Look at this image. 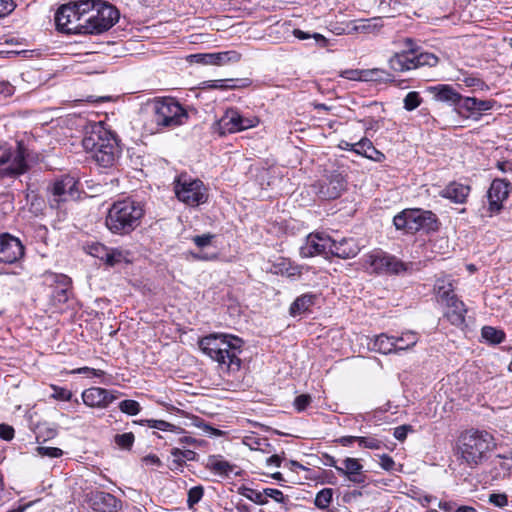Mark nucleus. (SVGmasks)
<instances>
[{
	"label": "nucleus",
	"mask_w": 512,
	"mask_h": 512,
	"mask_svg": "<svg viewBox=\"0 0 512 512\" xmlns=\"http://www.w3.org/2000/svg\"><path fill=\"white\" fill-rule=\"evenodd\" d=\"M82 145L96 164L103 168L115 167L122 154L116 134L107 129L102 122L94 123L87 128Z\"/></svg>",
	"instance_id": "f257e3e1"
},
{
	"label": "nucleus",
	"mask_w": 512,
	"mask_h": 512,
	"mask_svg": "<svg viewBox=\"0 0 512 512\" xmlns=\"http://www.w3.org/2000/svg\"><path fill=\"white\" fill-rule=\"evenodd\" d=\"M243 340L237 336L224 333H212L202 337L199 342L201 351L218 363L223 372H237L241 367L240 354Z\"/></svg>",
	"instance_id": "f03ea898"
},
{
	"label": "nucleus",
	"mask_w": 512,
	"mask_h": 512,
	"mask_svg": "<svg viewBox=\"0 0 512 512\" xmlns=\"http://www.w3.org/2000/svg\"><path fill=\"white\" fill-rule=\"evenodd\" d=\"M144 213L141 202L131 198L118 200L108 209L105 225L113 234L127 235L141 224Z\"/></svg>",
	"instance_id": "7ed1b4c3"
},
{
	"label": "nucleus",
	"mask_w": 512,
	"mask_h": 512,
	"mask_svg": "<svg viewBox=\"0 0 512 512\" xmlns=\"http://www.w3.org/2000/svg\"><path fill=\"white\" fill-rule=\"evenodd\" d=\"M495 447L493 435L485 430L470 429L459 437L458 450L462 461L469 467L481 464Z\"/></svg>",
	"instance_id": "20e7f679"
},
{
	"label": "nucleus",
	"mask_w": 512,
	"mask_h": 512,
	"mask_svg": "<svg viewBox=\"0 0 512 512\" xmlns=\"http://www.w3.org/2000/svg\"><path fill=\"white\" fill-rule=\"evenodd\" d=\"M88 10L84 17V34L98 35L111 29L119 20L118 9L101 0H85Z\"/></svg>",
	"instance_id": "39448f33"
},
{
	"label": "nucleus",
	"mask_w": 512,
	"mask_h": 512,
	"mask_svg": "<svg viewBox=\"0 0 512 512\" xmlns=\"http://www.w3.org/2000/svg\"><path fill=\"white\" fill-rule=\"evenodd\" d=\"M152 109V121L158 129H174L185 124L189 118L182 105L169 97L154 100Z\"/></svg>",
	"instance_id": "423d86ee"
},
{
	"label": "nucleus",
	"mask_w": 512,
	"mask_h": 512,
	"mask_svg": "<svg viewBox=\"0 0 512 512\" xmlns=\"http://www.w3.org/2000/svg\"><path fill=\"white\" fill-rule=\"evenodd\" d=\"M88 5L85 0L62 5L55 14L57 29L67 34H84V17Z\"/></svg>",
	"instance_id": "0eeeda50"
},
{
	"label": "nucleus",
	"mask_w": 512,
	"mask_h": 512,
	"mask_svg": "<svg viewBox=\"0 0 512 512\" xmlns=\"http://www.w3.org/2000/svg\"><path fill=\"white\" fill-rule=\"evenodd\" d=\"M438 299L445 303L446 311L444 317L454 326L460 327L465 323L467 309L454 293L452 284L445 279H438L434 286Z\"/></svg>",
	"instance_id": "6e6552de"
},
{
	"label": "nucleus",
	"mask_w": 512,
	"mask_h": 512,
	"mask_svg": "<svg viewBox=\"0 0 512 512\" xmlns=\"http://www.w3.org/2000/svg\"><path fill=\"white\" fill-rule=\"evenodd\" d=\"M397 230L407 233L417 232L421 229L434 230L437 228V218L434 213L422 209H406L393 218Z\"/></svg>",
	"instance_id": "1a4fd4ad"
},
{
	"label": "nucleus",
	"mask_w": 512,
	"mask_h": 512,
	"mask_svg": "<svg viewBox=\"0 0 512 512\" xmlns=\"http://www.w3.org/2000/svg\"><path fill=\"white\" fill-rule=\"evenodd\" d=\"M174 192L179 201L191 207L203 204L208 199V190L204 183L186 174L175 179Z\"/></svg>",
	"instance_id": "9d476101"
},
{
	"label": "nucleus",
	"mask_w": 512,
	"mask_h": 512,
	"mask_svg": "<svg viewBox=\"0 0 512 512\" xmlns=\"http://www.w3.org/2000/svg\"><path fill=\"white\" fill-rule=\"evenodd\" d=\"M363 267L369 273L399 274L407 270L405 263L381 250H374L363 257Z\"/></svg>",
	"instance_id": "9b49d317"
},
{
	"label": "nucleus",
	"mask_w": 512,
	"mask_h": 512,
	"mask_svg": "<svg viewBox=\"0 0 512 512\" xmlns=\"http://www.w3.org/2000/svg\"><path fill=\"white\" fill-rule=\"evenodd\" d=\"M78 196V181L70 175L55 179L48 187V202L54 209H60L62 204L75 200Z\"/></svg>",
	"instance_id": "f8f14e48"
},
{
	"label": "nucleus",
	"mask_w": 512,
	"mask_h": 512,
	"mask_svg": "<svg viewBox=\"0 0 512 512\" xmlns=\"http://www.w3.org/2000/svg\"><path fill=\"white\" fill-rule=\"evenodd\" d=\"M260 123L256 116L245 117L236 108H229L222 117L215 123L214 130L219 135L237 133L246 129L254 128Z\"/></svg>",
	"instance_id": "ddd939ff"
},
{
	"label": "nucleus",
	"mask_w": 512,
	"mask_h": 512,
	"mask_svg": "<svg viewBox=\"0 0 512 512\" xmlns=\"http://www.w3.org/2000/svg\"><path fill=\"white\" fill-rule=\"evenodd\" d=\"M7 164L0 170L2 176L14 177L26 172L28 166L25 159V148L17 143L15 149L7 145H0V165Z\"/></svg>",
	"instance_id": "4468645a"
},
{
	"label": "nucleus",
	"mask_w": 512,
	"mask_h": 512,
	"mask_svg": "<svg viewBox=\"0 0 512 512\" xmlns=\"http://www.w3.org/2000/svg\"><path fill=\"white\" fill-rule=\"evenodd\" d=\"M511 183L506 179L496 178L491 182L487 191L488 206L483 208L481 213L482 217H492L500 213L503 209V203L507 200L510 191Z\"/></svg>",
	"instance_id": "2eb2a0df"
},
{
	"label": "nucleus",
	"mask_w": 512,
	"mask_h": 512,
	"mask_svg": "<svg viewBox=\"0 0 512 512\" xmlns=\"http://www.w3.org/2000/svg\"><path fill=\"white\" fill-rule=\"evenodd\" d=\"M316 194L324 200H332L341 196L346 189V180L340 173H332L314 185Z\"/></svg>",
	"instance_id": "dca6fc26"
},
{
	"label": "nucleus",
	"mask_w": 512,
	"mask_h": 512,
	"mask_svg": "<svg viewBox=\"0 0 512 512\" xmlns=\"http://www.w3.org/2000/svg\"><path fill=\"white\" fill-rule=\"evenodd\" d=\"M331 237L324 233H311L305 243L300 247V255L309 258L316 255L327 257L330 255Z\"/></svg>",
	"instance_id": "f3484780"
},
{
	"label": "nucleus",
	"mask_w": 512,
	"mask_h": 512,
	"mask_svg": "<svg viewBox=\"0 0 512 512\" xmlns=\"http://www.w3.org/2000/svg\"><path fill=\"white\" fill-rule=\"evenodd\" d=\"M24 255L21 241L9 234H0V262L12 264Z\"/></svg>",
	"instance_id": "a211bd4d"
},
{
	"label": "nucleus",
	"mask_w": 512,
	"mask_h": 512,
	"mask_svg": "<svg viewBox=\"0 0 512 512\" xmlns=\"http://www.w3.org/2000/svg\"><path fill=\"white\" fill-rule=\"evenodd\" d=\"M192 61L203 65L224 66L237 63L241 60V54L235 50L216 53H198L190 56Z\"/></svg>",
	"instance_id": "6ab92c4d"
},
{
	"label": "nucleus",
	"mask_w": 512,
	"mask_h": 512,
	"mask_svg": "<svg viewBox=\"0 0 512 512\" xmlns=\"http://www.w3.org/2000/svg\"><path fill=\"white\" fill-rule=\"evenodd\" d=\"M118 398L117 391L101 387H91L82 393V400L89 407L105 408Z\"/></svg>",
	"instance_id": "aec40b11"
},
{
	"label": "nucleus",
	"mask_w": 512,
	"mask_h": 512,
	"mask_svg": "<svg viewBox=\"0 0 512 512\" xmlns=\"http://www.w3.org/2000/svg\"><path fill=\"white\" fill-rule=\"evenodd\" d=\"M494 103L495 102L493 100H481L475 97L461 96L458 109L459 113L463 114L465 117L479 119L483 112L493 108Z\"/></svg>",
	"instance_id": "412c9836"
},
{
	"label": "nucleus",
	"mask_w": 512,
	"mask_h": 512,
	"mask_svg": "<svg viewBox=\"0 0 512 512\" xmlns=\"http://www.w3.org/2000/svg\"><path fill=\"white\" fill-rule=\"evenodd\" d=\"M89 501L94 510L102 512H117L122 504L114 495L104 491H94L89 494Z\"/></svg>",
	"instance_id": "4be33fe9"
},
{
	"label": "nucleus",
	"mask_w": 512,
	"mask_h": 512,
	"mask_svg": "<svg viewBox=\"0 0 512 512\" xmlns=\"http://www.w3.org/2000/svg\"><path fill=\"white\" fill-rule=\"evenodd\" d=\"M405 43L406 46L408 47V50L400 53H395L389 59L390 68L396 72H405L415 69L412 48L413 40L411 38H407L405 40Z\"/></svg>",
	"instance_id": "5701e85b"
},
{
	"label": "nucleus",
	"mask_w": 512,
	"mask_h": 512,
	"mask_svg": "<svg viewBox=\"0 0 512 512\" xmlns=\"http://www.w3.org/2000/svg\"><path fill=\"white\" fill-rule=\"evenodd\" d=\"M360 251L357 241L353 238H343L340 241L331 238L330 255L342 259L355 257Z\"/></svg>",
	"instance_id": "b1692460"
},
{
	"label": "nucleus",
	"mask_w": 512,
	"mask_h": 512,
	"mask_svg": "<svg viewBox=\"0 0 512 512\" xmlns=\"http://www.w3.org/2000/svg\"><path fill=\"white\" fill-rule=\"evenodd\" d=\"M342 468H337V472L346 476L351 482L362 484L365 482V475L363 474V465L359 459L347 457L342 462Z\"/></svg>",
	"instance_id": "393cba45"
},
{
	"label": "nucleus",
	"mask_w": 512,
	"mask_h": 512,
	"mask_svg": "<svg viewBox=\"0 0 512 512\" xmlns=\"http://www.w3.org/2000/svg\"><path fill=\"white\" fill-rule=\"evenodd\" d=\"M427 91L436 101L446 102L457 107L459 101H461V94L457 92L452 86L447 84H438L428 87Z\"/></svg>",
	"instance_id": "a878e982"
},
{
	"label": "nucleus",
	"mask_w": 512,
	"mask_h": 512,
	"mask_svg": "<svg viewBox=\"0 0 512 512\" xmlns=\"http://www.w3.org/2000/svg\"><path fill=\"white\" fill-rule=\"evenodd\" d=\"M470 186L458 182L449 183L444 189L439 192L442 198L451 200L454 203L463 204L466 202L470 194Z\"/></svg>",
	"instance_id": "bb28decb"
},
{
	"label": "nucleus",
	"mask_w": 512,
	"mask_h": 512,
	"mask_svg": "<svg viewBox=\"0 0 512 512\" xmlns=\"http://www.w3.org/2000/svg\"><path fill=\"white\" fill-rule=\"evenodd\" d=\"M356 146L355 153L368 159L380 162L385 158L384 154L377 150L368 138H362L356 143Z\"/></svg>",
	"instance_id": "cd10ccee"
},
{
	"label": "nucleus",
	"mask_w": 512,
	"mask_h": 512,
	"mask_svg": "<svg viewBox=\"0 0 512 512\" xmlns=\"http://www.w3.org/2000/svg\"><path fill=\"white\" fill-rule=\"evenodd\" d=\"M317 295L313 293H305L297 297L290 306V314L292 316L300 315L307 312L311 306L315 304Z\"/></svg>",
	"instance_id": "c85d7f7f"
},
{
	"label": "nucleus",
	"mask_w": 512,
	"mask_h": 512,
	"mask_svg": "<svg viewBox=\"0 0 512 512\" xmlns=\"http://www.w3.org/2000/svg\"><path fill=\"white\" fill-rule=\"evenodd\" d=\"M53 277L59 286L54 289L52 297L59 303H65L68 300V288L71 284V280L64 274H55Z\"/></svg>",
	"instance_id": "c756f323"
},
{
	"label": "nucleus",
	"mask_w": 512,
	"mask_h": 512,
	"mask_svg": "<svg viewBox=\"0 0 512 512\" xmlns=\"http://www.w3.org/2000/svg\"><path fill=\"white\" fill-rule=\"evenodd\" d=\"M394 340L395 352H398L410 349L415 346L419 340V337L416 332L407 331L402 333V335L399 337L394 336Z\"/></svg>",
	"instance_id": "7c9ffc66"
},
{
	"label": "nucleus",
	"mask_w": 512,
	"mask_h": 512,
	"mask_svg": "<svg viewBox=\"0 0 512 512\" xmlns=\"http://www.w3.org/2000/svg\"><path fill=\"white\" fill-rule=\"evenodd\" d=\"M394 343V336H388L383 333L375 337L373 349L382 354H389L395 352Z\"/></svg>",
	"instance_id": "2f4dec72"
},
{
	"label": "nucleus",
	"mask_w": 512,
	"mask_h": 512,
	"mask_svg": "<svg viewBox=\"0 0 512 512\" xmlns=\"http://www.w3.org/2000/svg\"><path fill=\"white\" fill-rule=\"evenodd\" d=\"M273 268L275 273L285 275L287 277H295L301 275L300 267L292 264L287 259H280L273 265Z\"/></svg>",
	"instance_id": "473e14b6"
},
{
	"label": "nucleus",
	"mask_w": 512,
	"mask_h": 512,
	"mask_svg": "<svg viewBox=\"0 0 512 512\" xmlns=\"http://www.w3.org/2000/svg\"><path fill=\"white\" fill-rule=\"evenodd\" d=\"M135 423L142 425V426L146 425L150 428L157 429L160 431H170V432H175V433L181 432L180 427H178L174 424H171L167 421H164V420L143 419V420L135 421Z\"/></svg>",
	"instance_id": "72a5a7b5"
},
{
	"label": "nucleus",
	"mask_w": 512,
	"mask_h": 512,
	"mask_svg": "<svg viewBox=\"0 0 512 512\" xmlns=\"http://www.w3.org/2000/svg\"><path fill=\"white\" fill-rule=\"evenodd\" d=\"M413 60L415 64V69L423 66L434 67L438 64V57L429 52H417V50L413 49Z\"/></svg>",
	"instance_id": "f704fd0d"
},
{
	"label": "nucleus",
	"mask_w": 512,
	"mask_h": 512,
	"mask_svg": "<svg viewBox=\"0 0 512 512\" xmlns=\"http://www.w3.org/2000/svg\"><path fill=\"white\" fill-rule=\"evenodd\" d=\"M481 336L491 344H499L504 340L505 333L500 329H496L491 326H484L481 331Z\"/></svg>",
	"instance_id": "c9c22d12"
},
{
	"label": "nucleus",
	"mask_w": 512,
	"mask_h": 512,
	"mask_svg": "<svg viewBox=\"0 0 512 512\" xmlns=\"http://www.w3.org/2000/svg\"><path fill=\"white\" fill-rule=\"evenodd\" d=\"M127 253L118 248H109L104 263L107 266L114 267L122 262H127Z\"/></svg>",
	"instance_id": "e433bc0d"
},
{
	"label": "nucleus",
	"mask_w": 512,
	"mask_h": 512,
	"mask_svg": "<svg viewBox=\"0 0 512 512\" xmlns=\"http://www.w3.org/2000/svg\"><path fill=\"white\" fill-rule=\"evenodd\" d=\"M333 498V489L323 488L315 497L314 504L318 509L325 510L329 507Z\"/></svg>",
	"instance_id": "4c0bfd02"
},
{
	"label": "nucleus",
	"mask_w": 512,
	"mask_h": 512,
	"mask_svg": "<svg viewBox=\"0 0 512 512\" xmlns=\"http://www.w3.org/2000/svg\"><path fill=\"white\" fill-rule=\"evenodd\" d=\"M85 250L89 255L98 258L104 262L109 248L103 245L102 243L92 242L85 246Z\"/></svg>",
	"instance_id": "58836bf2"
},
{
	"label": "nucleus",
	"mask_w": 512,
	"mask_h": 512,
	"mask_svg": "<svg viewBox=\"0 0 512 512\" xmlns=\"http://www.w3.org/2000/svg\"><path fill=\"white\" fill-rule=\"evenodd\" d=\"M240 494L258 505H265L268 503L264 490L260 492L255 489L244 487Z\"/></svg>",
	"instance_id": "ea45409f"
},
{
	"label": "nucleus",
	"mask_w": 512,
	"mask_h": 512,
	"mask_svg": "<svg viewBox=\"0 0 512 512\" xmlns=\"http://www.w3.org/2000/svg\"><path fill=\"white\" fill-rule=\"evenodd\" d=\"M119 410L129 416H134L140 413L141 405L136 400L126 399L119 403Z\"/></svg>",
	"instance_id": "a19ab883"
},
{
	"label": "nucleus",
	"mask_w": 512,
	"mask_h": 512,
	"mask_svg": "<svg viewBox=\"0 0 512 512\" xmlns=\"http://www.w3.org/2000/svg\"><path fill=\"white\" fill-rule=\"evenodd\" d=\"M209 467L218 474L228 475L232 471V466L227 461L216 457L209 460Z\"/></svg>",
	"instance_id": "79ce46f5"
},
{
	"label": "nucleus",
	"mask_w": 512,
	"mask_h": 512,
	"mask_svg": "<svg viewBox=\"0 0 512 512\" xmlns=\"http://www.w3.org/2000/svg\"><path fill=\"white\" fill-rule=\"evenodd\" d=\"M135 437L132 432L116 434L114 437L115 444L124 450H130L134 444Z\"/></svg>",
	"instance_id": "37998d69"
},
{
	"label": "nucleus",
	"mask_w": 512,
	"mask_h": 512,
	"mask_svg": "<svg viewBox=\"0 0 512 512\" xmlns=\"http://www.w3.org/2000/svg\"><path fill=\"white\" fill-rule=\"evenodd\" d=\"M293 34L299 40H306V39L313 38L320 47H326L328 44L327 39L319 33L309 34L300 29H295L293 31Z\"/></svg>",
	"instance_id": "c03bdc74"
},
{
	"label": "nucleus",
	"mask_w": 512,
	"mask_h": 512,
	"mask_svg": "<svg viewBox=\"0 0 512 512\" xmlns=\"http://www.w3.org/2000/svg\"><path fill=\"white\" fill-rule=\"evenodd\" d=\"M232 79H220V80H209L205 81L203 83L204 88H210V89H219V90H227V89H234L236 88V85L229 84L230 82H233Z\"/></svg>",
	"instance_id": "a18cd8bd"
},
{
	"label": "nucleus",
	"mask_w": 512,
	"mask_h": 512,
	"mask_svg": "<svg viewBox=\"0 0 512 512\" xmlns=\"http://www.w3.org/2000/svg\"><path fill=\"white\" fill-rule=\"evenodd\" d=\"M243 443L251 450H263V447H268L267 439L258 436H247L244 438Z\"/></svg>",
	"instance_id": "49530a36"
},
{
	"label": "nucleus",
	"mask_w": 512,
	"mask_h": 512,
	"mask_svg": "<svg viewBox=\"0 0 512 512\" xmlns=\"http://www.w3.org/2000/svg\"><path fill=\"white\" fill-rule=\"evenodd\" d=\"M388 74L382 69H366L363 70L362 79L363 81H381L386 79Z\"/></svg>",
	"instance_id": "de8ad7c7"
},
{
	"label": "nucleus",
	"mask_w": 512,
	"mask_h": 512,
	"mask_svg": "<svg viewBox=\"0 0 512 512\" xmlns=\"http://www.w3.org/2000/svg\"><path fill=\"white\" fill-rule=\"evenodd\" d=\"M204 489L202 486H194L188 491L187 504L189 508H193L203 497Z\"/></svg>",
	"instance_id": "09e8293b"
},
{
	"label": "nucleus",
	"mask_w": 512,
	"mask_h": 512,
	"mask_svg": "<svg viewBox=\"0 0 512 512\" xmlns=\"http://www.w3.org/2000/svg\"><path fill=\"white\" fill-rule=\"evenodd\" d=\"M421 104V97L418 92H409L404 98V108L407 111L416 109Z\"/></svg>",
	"instance_id": "8fccbe9b"
},
{
	"label": "nucleus",
	"mask_w": 512,
	"mask_h": 512,
	"mask_svg": "<svg viewBox=\"0 0 512 512\" xmlns=\"http://www.w3.org/2000/svg\"><path fill=\"white\" fill-rule=\"evenodd\" d=\"M36 451L42 457L59 458L63 455V451L57 447L38 446Z\"/></svg>",
	"instance_id": "3c124183"
},
{
	"label": "nucleus",
	"mask_w": 512,
	"mask_h": 512,
	"mask_svg": "<svg viewBox=\"0 0 512 512\" xmlns=\"http://www.w3.org/2000/svg\"><path fill=\"white\" fill-rule=\"evenodd\" d=\"M360 447L377 450L382 447V442L375 437H360L358 439Z\"/></svg>",
	"instance_id": "603ef678"
},
{
	"label": "nucleus",
	"mask_w": 512,
	"mask_h": 512,
	"mask_svg": "<svg viewBox=\"0 0 512 512\" xmlns=\"http://www.w3.org/2000/svg\"><path fill=\"white\" fill-rule=\"evenodd\" d=\"M312 402V397L308 394H301L294 400V407L298 412L304 411Z\"/></svg>",
	"instance_id": "864d4df0"
},
{
	"label": "nucleus",
	"mask_w": 512,
	"mask_h": 512,
	"mask_svg": "<svg viewBox=\"0 0 512 512\" xmlns=\"http://www.w3.org/2000/svg\"><path fill=\"white\" fill-rule=\"evenodd\" d=\"M52 390H53V398L57 399V400H61V401H70L71 398H72V392L66 388H63V387H58V386H55L53 385L52 386Z\"/></svg>",
	"instance_id": "5fc2aeb1"
},
{
	"label": "nucleus",
	"mask_w": 512,
	"mask_h": 512,
	"mask_svg": "<svg viewBox=\"0 0 512 512\" xmlns=\"http://www.w3.org/2000/svg\"><path fill=\"white\" fill-rule=\"evenodd\" d=\"M489 502L496 507H505L508 505V497L504 493H493L489 496Z\"/></svg>",
	"instance_id": "6e6d98bb"
},
{
	"label": "nucleus",
	"mask_w": 512,
	"mask_h": 512,
	"mask_svg": "<svg viewBox=\"0 0 512 512\" xmlns=\"http://www.w3.org/2000/svg\"><path fill=\"white\" fill-rule=\"evenodd\" d=\"M264 493H265L267 500H268V498H271V499L275 500L276 502L284 503L285 500L287 499V497L284 496L283 492L278 489L265 488Z\"/></svg>",
	"instance_id": "4d7b16f0"
},
{
	"label": "nucleus",
	"mask_w": 512,
	"mask_h": 512,
	"mask_svg": "<svg viewBox=\"0 0 512 512\" xmlns=\"http://www.w3.org/2000/svg\"><path fill=\"white\" fill-rule=\"evenodd\" d=\"M362 74L363 70L348 69L341 72V77L353 81H363Z\"/></svg>",
	"instance_id": "13d9d810"
},
{
	"label": "nucleus",
	"mask_w": 512,
	"mask_h": 512,
	"mask_svg": "<svg viewBox=\"0 0 512 512\" xmlns=\"http://www.w3.org/2000/svg\"><path fill=\"white\" fill-rule=\"evenodd\" d=\"M214 238V235L212 234H203V235H197L193 237V242L195 245L199 248L206 247L210 245L212 239Z\"/></svg>",
	"instance_id": "bf43d9fd"
},
{
	"label": "nucleus",
	"mask_w": 512,
	"mask_h": 512,
	"mask_svg": "<svg viewBox=\"0 0 512 512\" xmlns=\"http://www.w3.org/2000/svg\"><path fill=\"white\" fill-rule=\"evenodd\" d=\"M177 454L178 455H182V457L185 459V461H193L196 459V452L192 451V450H189V449H185V450H182L180 448H173L171 450V455H175Z\"/></svg>",
	"instance_id": "052dcab7"
},
{
	"label": "nucleus",
	"mask_w": 512,
	"mask_h": 512,
	"mask_svg": "<svg viewBox=\"0 0 512 512\" xmlns=\"http://www.w3.org/2000/svg\"><path fill=\"white\" fill-rule=\"evenodd\" d=\"M14 428L7 424H0V438L10 441L14 438Z\"/></svg>",
	"instance_id": "680f3d73"
},
{
	"label": "nucleus",
	"mask_w": 512,
	"mask_h": 512,
	"mask_svg": "<svg viewBox=\"0 0 512 512\" xmlns=\"http://www.w3.org/2000/svg\"><path fill=\"white\" fill-rule=\"evenodd\" d=\"M15 9L12 0H0V18L10 14Z\"/></svg>",
	"instance_id": "e2e57ef3"
},
{
	"label": "nucleus",
	"mask_w": 512,
	"mask_h": 512,
	"mask_svg": "<svg viewBox=\"0 0 512 512\" xmlns=\"http://www.w3.org/2000/svg\"><path fill=\"white\" fill-rule=\"evenodd\" d=\"M412 428L409 425H401L394 429V437L399 441H404L407 437V434L409 431H411Z\"/></svg>",
	"instance_id": "0e129e2a"
},
{
	"label": "nucleus",
	"mask_w": 512,
	"mask_h": 512,
	"mask_svg": "<svg viewBox=\"0 0 512 512\" xmlns=\"http://www.w3.org/2000/svg\"><path fill=\"white\" fill-rule=\"evenodd\" d=\"M380 466L386 471H391L395 466V461L389 455L383 454L380 456Z\"/></svg>",
	"instance_id": "69168bd1"
},
{
	"label": "nucleus",
	"mask_w": 512,
	"mask_h": 512,
	"mask_svg": "<svg viewBox=\"0 0 512 512\" xmlns=\"http://www.w3.org/2000/svg\"><path fill=\"white\" fill-rule=\"evenodd\" d=\"M458 506L455 501H439L438 503L439 509L444 512H455Z\"/></svg>",
	"instance_id": "338daca9"
},
{
	"label": "nucleus",
	"mask_w": 512,
	"mask_h": 512,
	"mask_svg": "<svg viewBox=\"0 0 512 512\" xmlns=\"http://www.w3.org/2000/svg\"><path fill=\"white\" fill-rule=\"evenodd\" d=\"M143 462L147 465H155V466L161 465V461H160L159 457L154 454L145 456L143 458Z\"/></svg>",
	"instance_id": "774afa93"
}]
</instances>
